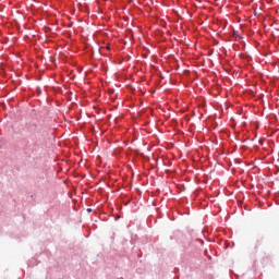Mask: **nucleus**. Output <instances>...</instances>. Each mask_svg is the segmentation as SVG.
Here are the masks:
<instances>
[{
	"label": "nucleus",
	"instance_id": "nucleus-3",
	"mask_svg": "<svg viewBox=\"0 0 279 279\" xmlns=\"http://www.w3.org/2000/svg\"><path fill=\"white\" fill-rule=\"evenodd\" d=\"M107 49H110V46H108Z\"/></svg>",
	"mask_w": 279,
	"mask_h": 279
},
{
	"label": "nucleus",
	"instance_id": "nucleus-1",
	"mask_svg": "<svg viewBox=\"0 0 279 279\" xmlns=\"http://www.w3.org/2000/svg\"><path fill=\"white\" fill-rule=\"evenodd\" d=\"M263 245V238H257L255 242V250H258Z\"/></svg>",
	"mask_w": 279,
	"mask_h": 279
},
{
	"label": "nucleus",
	"instance_id": "nucleus-2",
	"mask_svg": "<svg viewBox=\"0 0 279 279\" xmlns=\"http://www.w3.org/2000/svg\"><path fill=\"white\" fill-rule=\"evenodd\" d=\"M87 211H88V213H92V211H93V209H87Z\"/></svg>",
	"mask_w": 279,
	"mask_h": 279
}]
</instances>
